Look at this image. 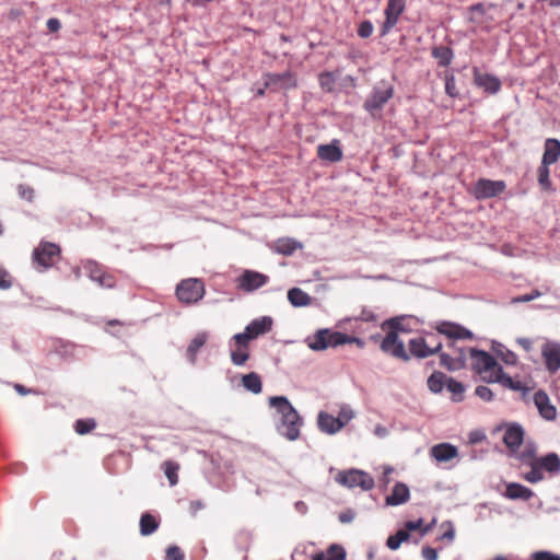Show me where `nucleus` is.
I'll use <instances>...</instances> for the list:
<instances>
[{
	"label": "nucleus",
	"instance_id": "obj_7",
	"mask_svg": "<svg viewBox=\"0 0 560 560\" xmlns=\"http://www.w3.org/2000/svg\"><path fill=\"white\" fill-rule=\"evenodd\" d=\"M335 480L346 488H360L362 491H369L375 485L373 477L369 472L355 468L339 471Z\"/></svg>",
	"mask_w": 560,
	"mask_h": 560
},
{
	"label": "nucleus",
	"instance_id": "obj_45",
	"mask_svg": "<svg viewBox=\"0 0 560 560\" xmlns=\"http://www.w3.org/2000/svg\"><path fill=\"white\" fill-rule=\"evenodd\" d=\"M96 427L94 419H79L74 423V430L78 434L90 433Z\"/></svg>",
	"mask_w": 560,
	"mask_h": 560
},
{
	"label": "nucleus",
	"instance_id": "obj_37",
	"mask_svg": "<svg viewBox=\"0 0 560 560\" xmlns=\"http://www.w3.org/2000/svg\"><path fill=\"white\" fill-rule=\"evenodd\" d=\"M432 56L438 59L440 66L447 67L451 65L454 54L450 47L439 46L432 49Z\"/></svg>",
	"mask_w": 560,
	"mask_h": 560
},
{
	"label": "nucleus",
	"instance_id": "obj_46",
	"mask_svg": "<svg viewBox=\"0 0 560 560\" xmlns=\"http://www.w3.org/2000/svg\"><path fill=\"white\" fill-rule=\"evenodd\" d=\"M495 351L505 364H508V365L516 364L517 357L513 351L504 348L502 345H499V349H495Z\"/></svg>",
	"mask_w": 560,
	"mask_h": 560
},
{
	"label": "nucleus",
	"instance_id": "obj_18",
	"mask_svg": "<svg viewBox=\"0 0 560 560\" xmlns=\"http://www.w3.org/2000/svg\"><path fill=\"white\" fill-rule=\"evenodd\" d=\"M524 429L518 423H511L505 427L503 443L509 448L510 455L515 456L524 442Z\"/></svg>",
	"mask_w": 560,
	"mask_h": 560
},
{
	"label": "nucleus",
	"instance_id": "obj_15",
	"mask_svg": "<svg viewBox=\"0 0 560 560\" xmlns=\"http://www.w3.org/2000/svg\"><path fill=\"white\" fill-rule=\"evenodd\" d=\"M381 350L394 358L402 361L410 359L409 353L405 349L404 342L398 338L396 331H388L387 335L381 341Z\"/></svg>",
	"mask_w": 560,
	"mask_h": 560
},
{
	"label": "nucleus",
	"instance_id": "obj_12",
	"mask_svg": "<svg viewBox=\"0 0 560 560\" xmlns=\"http://www.w3.org/2000/svg\"><path fill=\"white\" fill-rule=\"evenodd\" d=\"M407 0H387L386 8L384 10L385 21L381 27V36H385L392 32L397 25L400 15L406 10Z\"/></svg>",
	"mask_w": 560,
	"mask_h": 560
},
{
	"label": "nucleus",
	"instance_id": "obj_34",
	"mask_svg": "<svg viewBox=\"0 0 560 560\" xmlns=\"http://www.w3.org/2000/svg\"><path fill=\"white\" fill-rule=\"evenodd\" d=\"M242 385L247 392L255 395L261 393L262 390L261 377L256 372H250L248 374L243 375Z\"/></svg>",
	"mask_w": 560,
	"mask_h": 560
},
{
	"label": "nucleus",
	"instance_id": "obj_49",
	"mask_svg": "<svg viewBox=\"0 0 560 560\" xmlns=\"http://www.w3.org/2000/svg\"><path fill=\"white\" fill-rule=\"evenodd\" d=\"M445 92L448 96L453 98L458 96L456 80L453 74L446 75L445 78Z\"/></svg>",
	"mask_w": 560,
	"mask_h": 560
},
{
	"label": "nucleus",
	"instance_id": "obj_25",
	"mask_svg": "<svg viewBox=\"0 0 560 560\" xmlns=\"http://www.w3.org/2000/svg\"><path fill=\"white\" fill-rule=\"evenodd\" d=\"M560 159V140L548 138L544 144V153L541 158L542 164L552 165Z\"/></svg>",
	"mask_w": 560,
	"mask_h": 560
},
{
	"label": "nucleus",
	"instance_id": "obj_11",
	"mask_svg": "<svg viewBox=\"0 0 560 560\" xmlns=\"http://www.w3.org/2000/svg\"><path fill=\"white\" fill-rule=\"evenodd\" d=\"M394 88L386 84L384 88L374 86L369 97L363 103V108L370 114L381 110L384 105L393 97Z\"/></svg>",
	"mask_w": 560,
	"mask_h": 560
},
{
	"label": "nucleus",
	"instance_id": "obj_10",
	"mask_svg": "<svg viewBox=\"0 0 560 560\" xmlns=\"http://www.w3.org/2000/svg\"><path fill=\"white\" fill-rule=\"evenodd\" d=\"M83 268L88 277L101 288L113 289L117 284L116 278L107 272L102 265L94 260H86Z\"/></svg>",
	"mask_w": 560,
	"mask_h": 560
},
{
	"label": "nucleus",
	"instance_id": "obj_63",
	"mask_svg": "<svg viewBox=\"0 0 560 560\" xmlns=\"http://www.w3.org/2000/svg\"><path fill=\"white\" fill-rule=\"evenodd\" d=\"M374 434L377 436V438H385L387 434H388V431L387 429L382 425V424H377L375 428H374Z\"/></svg>",
	"mask_w": 560,
	"mask_h": 560
},
{
	"label": "nucleus",
	"instance_id": "obj_55",
	"mask_svg": "<svg viewBox=\"0 0 560 560\" xmlns=\"http://www.w3.org/2000/svg\"><path fill=\"white\" fill-rule=\"evenodd\" d=\"M533 560H560V556L551 551H536L532 555Z\"/></svg>",
	"mask_w": 560,
	"mask_h": 560
},
{
	"label": "nucleus",
	"instance_id": "obj_22",
	"mask_svg": "<svg viewBox=\"0 0 560 560\" xmlns=\"http://www.w3.org/2000/svg\"><path fill=\"white\" fill-rule=\"evenodd\" d=\"M317 155L320 160L336 163L342 160V150L340 147V141L334 139L330 143L319 144L317 147Z\"/></svg>",
	"mask_w": 560,
	"mask_h": 560
},
{
	"label": "nucleus",
	"instance_id": "obj_52",
	"mask_svg": "<svg viewBox=\"0 0 560 560\" xmlns=\"http://www.w3.org/2000/svg\"><path fill=\"white\" fill-rule=\"evenodd\" d=\"M541 296V292L538 290H533L530 293L518 295L512 299V303H526L530 302L537 298Z\"/></svg>",
	"mask_w": 560,
	"mask_h": 560
},
{
	"label": "nucleus",
	"instance_id": "obj_31",
	"mask_svg": "<svg viewBox=\"0 0 560 560\" xmlns=\"http://www.w3.org/2000/svg\"><path fill=\"white\" fill-rule=\"evenodd\" d=\"M302 245L294 238L282 237L276 241L275 252L283 256H290L295 253L296 249L301 248Z\"/></svg>",
	"mask_w": 560,
	"mask_h": 560
},
{
	"label": "nucleus",
	"instance_id": "obj_62",
	"mask_svg": "<svg viewBox=\"0 0 560 560\" xmlns=\"http://www.w3.org/2000/svg\"><path fill=\"white\" fill-rule=\"evenodd\" d=\"M347 343H354L358 348L363 349L365 347V341L359 337L349 336L348 335V342Z\"/></svg>",
	"mask_w": 560,
	"mask_h": 560
},
{
	"label": "nucleus",
	"instance_id": "obj_53",
	"mask_svg": "<svg viewBox=\"0 0 560 560\" xmlns=\"http://www.w3.org/2000/svg\"><path fill=\"white\" fill-rule=\"evenodd\" d=\"M185 555L177 546H170L166 549V560H184Z\"/></svg>",
	"mask_w": 560,
	"mask_h": 560
},
{
	"label": "nucleus",
	"instance_id": "obj_8",
	"mask_svg": "<svg viewBox=\"0 0 560 560\" xmlns=\"http://www.w3.org/2000/svg\"><path fill=\"white\" fill-rule=\"evenodd\" d=\"M447 351L440 354V364L448 371H458L466 366L469 348L462 347L457 340H447Z\"/></svg>",
	"mask_w": 560,
	"mask_h": 560
},
{
	"label": "nucleus",
	"instance_id": "obj_47",
	"mask_svg": "<svg viewBox=\"0 0 560 560\" xmlns=\"http://www.w3.org/2000/svg\"><path fill=\"white\" fill-rule=\"evenodd\" d=\"M335 75L331 72H324L319 75V84L323 90L331 92L335 86Z\"/></svg>",
	"mask_w": 560,
	"mask_h": 560
},
{
	"label": "nucleus",
	"instance_id": "obj_23",
	"mask_svg": "<svg viewBox=\"0 0 560 560\" xmlns=\"http://www.w3.org/2000/svg\"><path fill=\"white\" fill-rule=\"evenodd\" d=\"M265 86L281 85L282 88L289 89L296 86L294 75L290 71L283 73H267L265 74Z\"/></svg>",
	"mask_w": 560,
	"mask_h": 560
},
{
	"label": "nucleus",
	"instance_id": "obj_30",
	"mask_svg": "<svg viewBox=\"0 0 560 560\" xmlns=\"http://www.w3.org/2000/svg\"><path fill=\"white\" fill-rule=\"evenodd\" d=\"M208 332L200 331L198 332L190 341V343L187 347V358L191 364H196L197 362V354L199 350L206 345L208 341Z\"/></svg>",
	"mask_w": 560,
	"mask_h": 560
},
{
	"label": "nucleus",
	"instance_id": "obj_6",
	"mask_svg": "<svg viewBox=\"0 0 560 560\" xmlns=\"http://www.w3.org/2000/svg\"><path fill=\"white\" fill-rule=\"evenodd\" d=\"M175 294L182 304L194 305L203 299L206 287L199 278H187L177 283Z\"/></svg>",
	"mask_w": 560,
	"mask_h": 560
},
{
	"label": "nucleus",
	"instance_id": "obj_27",
	"mask_svg": "<svg viewBox=\"0 0 560 560\" xmlns=\"http://www.w3.org/2000/svg\"><path fill=\"white\" fill-rule=\"evenodd\" d=\"M410 498L409 488L402 482H397L389 495L386 497V504L397 506L406 503Z\"/></svg>",
	"mask_w": 560,
	"mask_h": 560
},
{
	"label": "nucleus",
	"instance_id": "obj_3",
	"mask_svg": "<svg viewBox=\"0 0 560 560\" xmlns=\"http://www.w3.org/2000/svg\"><path fill=\"white\" fill-rule=\"evenodd\" d=\"M529 468L530 470L523 475L524 480L529 483H538L545 479V471L550 476H556L560 472V456L555 452H550L538 457Z\"/></svg>",
	"mask_w": 560,
	"mask_h": 560
},
{
	"label": "nucleus",
	"instance_id": "obj_35",
	"mask_svg": "<svg viewBox=\"0 0 560 560\" xmlns=\"http://www.w3.org/2000/svg\"><path fill=\"white\" fill-rule=\"evenodd\" d=\"M312 560H346V550L341 546L332 545L327 553L318 552L313 556Z\"/></svg>",
	"mask_w": 560,
	"mask_h": 560
},
{
	"label": "nucleus",
	"instance_id": "obj_14",
	"mask_svg": "<svg viewBox=\"0 0 560 560\" xmlns=\"http://www.w3.org/2000/svg\"><path fill=\"white\" fill-rule=\"evenodd\" d=\"M60 254V248L58 245L49 242L40 243L33 252V260L37 262L40 267L47 269L51 267L56 258Z\"/></svg>",
	"mask_w": 560,
	"mask_h": 560
},
{
	"label": "nucleus",
	"instance_id": "obj_21",
	"mask_svg": "<svg viewBox=\"0 0 560 560\" xmlns=\"http://www.w3.org/2000/svg\"><path fill=\"white\" fill-rule=\"evenodd\" d=\"M534 404L545 420L552 421L557 418V409L551 405L548 395L544 390H537L534 394Z\"/></svg>",
	"mask_w": 560,
	"mask_h": 560
},
{
	"label": "nucleus",
	"instance_id": "obj_13",
	"mask_svg": "<svg viewBox=\"0 0 560 560\" xmlns=\"http://www.w3.org/2000/svg\"><path fill=\"white\" fill-rule=\"evenodd\" d=\"M269 277L259 271L246 269L236 279V287L244 292H253L266 285Z\"/></svg>",
	"mask_w": 560,
	"mask_h": 560
},
{
	"label": "nucleus",
	"instance_id": "obj_28",
	"mask_svg": "<svg viewBox=\"0 0 560 560\" xmlns=\"http://www.w3.org/2000/svg\"><path fill=\"white\" fill-rule=\"evenodd\" d=\"M431 456L438 462H448L457 456V447L450 443H441L431 448Z\"/></svg>",
	"mask_w": 560,
	"mask_h": 560
},
{
	"label": "nucleus",
	"instance_id": "obj_51",
	"mask_svg": "<svg viewBox=\"0 0 560 560\" xmlns=\"http://www.w3.org/2000/svg\"><path fill=\"white\" fill-rule=\"evenodd\" d=\"M12 284V277L3 267L0 266V290H8Z\"/></svg>",
	"mask_w": 560,
	"mask_h": 560
},
{
	"label": "nucleus",
	"instance_id": "obj_42",
	"mask_svg": "<svg viewBox=\"0 0 560 560\" xmlns=\"http://www.w3.org/2000/svg\"><path fill=\"white\" fill-rule=\"evenodd\" d=\"M409 538L407 530H398L395 535H390L386 540V546L392 550H397L400 545Z\"/></svg>",
	"mask_w": 560,
	"mask_h": 560
},
{
	"label": "nucleus",
	"instance_id": "obj_33",
	"mask_svg": "<svg viewBox=\"0 0 560 560\" xmlns=\"http://www.w3.org/2000/svg\"><path fill=\"white\" fill-rule=\"evenodd\" d=\"M537 450V444L534 441L528 440L525 442L524 450L522 452H517L515 456L522 464L529 467L533 462L538 458Z\"/></svg>",
	"mask_w": 560,
	"mask_h": 560
},
{
	"label": "nucleus",
	"instance_id": "obj_38",
	"mask_svg": "<svg viewBox=\"0 0 560 560\" xmlns=\"http://www.w3.org/2000/svg\"><path fill=\"white\" fill-rule=\"evenodd\" d=\"M446 382V376L442 372L435 371L429 376L427 383L430 392L439 394L443 390Z\"/></svg>",
	"mask_w": 560,
	"mask_h": 560
},
{
	"label": "nucleus",
	"instance_id": "obj_26",
	"mask_svg": "<svg viewBox=\"0 0 560 560\" xmlns=\"http://www.w3.org/2000/svg\"><path fill=\"white\" fill-rule=\"evenodd\" d=\"M317 425L322 432L329 435L336 434L341 430L340 423L337 421L336 417L325 411H319Z\"/></svg>",
	"mask_w": 560,
	"mask_h": 560
},
{
	"label": "nucleus",
	"instance_id": "obj_19",
	"mask_svg": "<svg viewBox=\"0 0 560 560\" xmlns=\"http://www.w3.org/2000/svg\"><path fill=\"white\" fill-rule=\"evenodd\" d=\"M436 330L446 336L447 340L471 339L474 336L469 329L450 322H442L436 326Z\"/></svg>",
	"mask_w": 560,
	"mask_h": 560
},
{
	"label": "nucleus",
	"instance_id": "obj_64",
	"mask_svg": "<svg viewBox=\"0 0 560 560\" xmlns=\"http://www.w3.org/2000/svg\"><path fill=\"white\" fill-rule=\"evenodd\" d=\"M517 343L522 346L526 351L532 350L533 341L528 338H518Z\"/></svg>",
	"mask_w": 560,
	"mask_h": 560
},
{
	"label": "nucleus",
	"instance_id": "obj_61",
	"mask_svg": "<svg viewBox=\"0 0 560 560\" xmlns=\"http://www.w3.org/2000/svg\"><path fill=\"white\" fill-rule=\"evenodd\" d=\"M422 518H419V520H416V521H408L406 523V528L408 530H416V529H419L421 526H422Z\"/></svg>",
	"mask_w": 560,
	"mask_h": 560
},
{
	"label": "nucleus",
	"instance_id": "obj_9",
	"mask_svg": "<svg viewBox=\"0 0 560 560\" xmlns=\"http://www.w3.org/2000/svg\"><path fill=\"white\" fill-rule=\"evenodd\" d=\"M273 320L270 316H261L253 319L243 332L235 334L233 340L250 341L261 335L269 332L272 328Z\"/></svg>",
	"mask_w": 560,
	"mask_h": 560
},
{
	"label": "nucleus",
	"instance_id": "obj_4",
	"mask_svg": "<svg viewBox=\"0 0 560 560\" xmlns=\"http://www.w3.org/2000/svg\"><path fill=\"white\" fill-rule=\"evenodd\" d=\"M348 342V335L329 328H320L313 336L305 339V343L313 351H324L328 348H337Z\"/></svg>",
	"mask_w": 560,
	"mask_h": 560
},
{
	"label": "nucleus",
	"instance_id": "obj_40",
	"mask_svg": "<svg viewBox=\"0 0 560 560\" xmlns=\"http://www.w3.org/2000/svg\"><path fill=\"white\" fill-rule=\"evenodd\" d=\"M164 474L171 486H176L178 483V470L179 465L172 460H166L163 464Z\"/></svg>",
	"mask_w": 560,
	"mask_h": 560
},
{
	"label": "nucleus",
	"instance_id": "obj_20",
	"mask_svg": "<svg viewBox=\"0 0 560 560\" xmlns=\"http://www.w3.org/2000/svg\"><path fill=\"white\" fill-rule=\"evenodd\" d=\"M475 84L488 94H497L501 90V81L498 77L490 73H481L477 68L474 69Z\"/></svg>",
	"mask_w": 560,
	"mask_h": 560
},
{
	"label": "nucleus",
	"instance_id": "obj_1",
	"mask_svg": "<svg viewBox=\"0 0 560 560\" xmlns=\"http://www.w3.org/2000/svg\"><path fill=\"white\" fill-rule=\"evenodd\" d=\"M470 368L487 383H499L510 389H521V382L506 375L494 357L485 350L469 348Z\"/></svg>",
	"mask_w": 560,
	"mask_h": 560
},
{
	"label": "nucleus",
	"instance_id": "obj_44",
	"mask_svg": "<svg viewBox=\"0 0 560 560\" xmlns=\"http://www.w3.org/2000/svg\"><path fill=\"white\" fill-rule=\"evenodd\" d=\"M405 318L404 317H395L390 318L382 324V328L385 329L386 327L390 328V331H396L398 335L399 331H408V328L404 324Z\"/></svg>",
	"mask_w": 560,
	"mask_h": 560
},
{
	"label": "nucleus",
	"instance_id": "obj_41",
	"mask_svg": "<svg viewBox=\"0 0 560 560\" xmlns=\"http://www.w3.org/2000/svg\"><path fill=\"white\" fill-rule=\"evenodd\" d=\"M355 417V411L348 404H342L339 408L338 417H336L337 421L340 423L341 429L345 428L353 418Z\"/></svg>",
	"mask_w": 560,
	"mask_h": 560
},
{
	"label": "nucleus",
	"instance_id": "obj_48",
	"mask_svg": "<svg viewBox=\"0 0 560 560\" xmlns=\"http://www.w3.org/2000/svg\"><path fill=\"white\" fill-rule=\"evenodd\" d=\"M442 528H445L444 533L439 536L440 540H447L448 544L453 542L455 538V528L451 521L443 522L441 524Z\"/></svg>",
	"mask_w": 560,
	"mask_h": 560
},
{
	"label": "nucleus",
	"instance_id": "obj_16",
	"mask_svg": "<svg viewBox=\"0 0 560 560\" xmlns=\"http://www.w3.org/2000/svg\"><path fill=\"white\" fill-rule=\"evenodd\" d=\"M505 187L506 185L503 180L481 178L475 184L472 192L477 199H488L502 194Z\"/></svg>",
	"mask_w": 560,
	"mask_h": 560
},
{
	"label": "nucleus",
	"instance_id": "obj_58",
	"mask_svg": "<svg viewBox=\"0 0 560 560\" xmlns=\"http://www.w3.org/2000/svg\"><path fill=\"white\" fill-rule=\"evenodd\" d=\"M46 25L48 31L51 33L58 32L61 27V23L57 18L48 19Z\"/></svg>",
	"mask_w": 560,
	"mask_h": 560
},
{
	"label": "nucleus",
	"instance_id": "obj_56",
	"mask_svg": "<svg viewBox=\"0 0 560 560\" xmlns=\"http://www.w3.org/2000/svg\"><path fill=\"white\" fill-rule=\"evenodd\" d=\"M19 195L21 196V198H23L27 201H32L34 198V190L31 187L20 185L19 186Z\"/></svg>",
	"mask_w": 560,
	"mask_h": 560
},
{
	"label": "nucleus",
	"instance_id": "obj_50",
	"mask_svg": "<svg viewBox=\"0 0 560 560\" xmlns=\"http://www.w3.org/2000/svg\"><path fill=\"white\" fill-rule=\"evenodd\" d=\"M374 26L371 21L366 20L359 24L358 26V35L361 38H368L372 35Z\"/></svg>",
	"mask_w": 560,
	"mask_h": 560
},
{
	"label": "nucleus",
	"instance_id": "obj_57",
	"mask_svg": "<svg viewBox=\"0 0 560 560\" xmlns=\"http://www.w3.org/2000/svg\"><path fill=\"white\" fill-rule=\"evenodd\" d=\"M421 553L424 560H438V551L432 547H423Z\"/></svg>",
	"mask_w": 560,
	"mask_h": 560
},
{
	"label": "nucleus",
	"instance_id": "obj_39",
	"mask_svg": "<svg viewBox=\"0 0 560 560\" xmlns=\"http://www.w3.org/2000/svg\"><path fill=\"white\" fill-rule=\"evenodd\" d=\"M549 166L550 165H548V164L540 163V165H539V167L537 170L538 184L541 187V189L545 190V191L553 190L552 183L550 180Z\"/></svg>",
	"mask_w": 560,
	"mask_h": 560
},
{
	"label": "nucleus",
	"instance_id": "obj_54",
	"mask_svg": "<svg viewBox=\"0 0 560 560\" xmlns=\"http://www.w3.org/2000/svg\"><path fill=\"white\" fill-rule=\"evenodd\" d=\"M475 394H476V396H478L480 399H482L485 401H490L493 398L492 390L488 386H485V385L477 386L475 389Z\"/></svg>",
	"mask_w": 560,
	"mask_h": 560
},
{
	"label": "nucleus",
	"instance_id": "obj_29",
	"mask_svg": "<svg viewBox=\"0 0 560 560\" xmlns=\"http://www.w3.org/2000/svg\"><path fill=\"white\" fill-rule=\"evenodd\" d=\"M235 348L231 349V361L236 366H242L249 359L248 341L234 340Z\"/></svg>",
	"mask_w": 560,
	"mask_h": 560
},
{
	"label": "nucleus",
	"instance_id": "obj_5",
	"mask_svg": "<svg viewBox=\"0 0 560 560\" xmlns=\"http://www.w3.org/2000/svg\"><path fill=\"white\" fill-rule=\"evenodd\" d=\"M443 347L439 336L434 332H425L423 335L411 338L408 342L409 355L418 359H424L441 351Z\"/></svg>",
	"mask_w": 560,
	"mask_h": 560
},
{
	"label": "nucleus",
	"instance_id": "obj_2",
	"mask_svg": "<svg viewBox=\"0 0 560 560\" xmlns=\"http://www.w3.org/2000/svg\"><path fill=\"white\" fill-rule=\"evenodd\" d=\"M269 406L275 408L281 416L278 425L279 433L289 441L300 438L303 419L285 396H272L269 398Z\"/></svg>",
	"mask_w": 560,
	"mask_h": 560
},
{
	"label": "nucleus",
	"instance_id": "obj_36",
	"mask_svg": "<svg viewBox=\"0 0 560 560\" xmlns=\"http://www.w3.org/2000/svg\"><path fill=\"white\" fill-rule=\"evenodd\" d=\"M159 527V521L150 513L142 514L140 518V533L142 536L153 534Z\"/></svg>",
	"mask_w": 560,
	"mask_h": 560
},
{
	"label": "nucleus",
	"instance_id": "obj_43",
	"mask_svg": "<svg viewBox=\"0 0 560 560\" xmlns=\"http://www.w3.org/2000/svg\"><path fill=\"white\" fill-rule=\"evenodd\" d=\"M446 386L447 389L453 394L454 401L463 400V393L465 390V387L460 382L450 377L446 382Z\"/></svg>",
	"mask_w": 560,
	"mask_h": 560
},
{
	"label": "nucleus",
	"instance_id": "obj_17",
	"mask_svg": "<svg viewBox=\"0 0 560 560\" xmlns=\"http://www.w3.org/2000/svg\"><path fill=\"white\" fill-rule=\"evenodd\" d=\"M541 357L546 370L551 374L557 373L560 370V342L546 340L541 347Z\"/></svg>",
	"mask_w": 560,
	"mask_h": 560
},
{
	"label": "nucleus",
	"instance_id": "obj_24",
	"mask_svg": "<svg viewBox=\"0 0 560 560\" xmlns=\"http://www.w3.org/2000/svg\"><path fill=\"white\" fill-rule=\"evenodd\" d=\"M504 497L510 500L528 501L534 497V491L522 483L510 482L506 485Z\"/></svg>",
	"mask_w": 560,
	"mask_h": 560
},
{
	"label": "nucleus",
	"instance_id": "obj_59",
	"mask_svg": "<svg viewBox=\"0 0 560 560\" xmlns=\"http://www.w3.org/2000/svg\"><path fill=\"white\" fill-rule=\"evenodd\" d=\"M355 513L352 510H348L339 514V521L343 524L351 523L354 520Z\"/></svg>",
	"mask_w": 560,
	"mask_h": 560
},
{
	"label": "nucleus",
	"instance_id": "obj_60",
	"mask_svg": "<svg viewBox=\"0 0 560 560\" xmlns=\"http://www.w3.org/2000/svg\"><path fill=\"white\" fill-rule=\"evenodd\" d=\"M359 318L363 322H376V315L372 312V311H369V310H363L359 316Z\"/></svg>",
	"mask_w": 560,
	"mask_h": 560
},
{
	"label": "nucleus",
	"instance_id": "obj_32",
	"mask_svg": "<svg viewBox=\"0 0 560 560\" xmlns=\"http://www.w3.org/2000/svg\"><path fill=\"white\" fill-rule=\"evenodd\" d=\"M288 300L294 307L308 306L312 302L311 295L300 288L290 289L288 291Z\"/></svg>",
	"mask_w": 560,
	"mask_h": 560
}]
</instances>
